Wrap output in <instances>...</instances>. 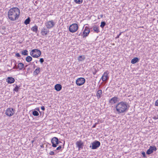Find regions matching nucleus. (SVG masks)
<instances>
[{"label":"nucleus","instance_id":"obj_1","mask_svg":"<svg viewBox=\"0 0 158 158\" xmlns=\"http://www.w3.org/2000/svg\"><path fill=\"white\" fill-rule=\"evenodd\" d=\"M20 11L17 7H14L10 9L8 12V17L11 21H15L19 17Z\"/></svg>","mask_w":158,"mask_h":158},{"label":"nucleus","instance_id":"obj_2","mask_svg":"<svg viewBox=\"0 0 158 158\" xmlns=\"http://www.w3.org/2000/svg\"><path fill=\"white\" fill-rule=\"evenodd\" d=\"M129 106L127 102H121L118 103L116 106V110L118 114L125 113L128 110Z\"/></svg>","mask_w":158,"mask_h":158},{"label":"nucleus","instance_id":"obj_3","mask_svg":"<svg viewBox=\"0 0 158 158\" xmlns=\"http://www.w3.org/2000/svg\"><path fill=\"white\" fill-rule=\"evenodd\" d=\"M78 29V25L76 23H73L70 26L69 30L70 32L73 33L76 32Z\"/></svg>","mask_w":158,"mask_h":158},{"label":"nucleus","instance_id":"obj_4","mask_svg":"<svg viewBox=\"0 0 158 158\" xmlns=\"http://www.w3.org/2000/svg\"><path fill=\"white\" fill-rule=\"evenodd\" d=\"M92 145H90V147L92 149H95L98 148L100 145V142L96 140L91 143Z\"/></svg>","mask_w":158,"mask_h":158},{"label":"nucleus","instance_id":"obj_5","mask_svg":"<svg viewBox=\"0 0 158 158\" xmlns=\"http://www.w3.org/2000/svg\"><path fill=\"white\" fill-rule=\"evenodd\" d=\"M51 142L52 144V146L53 147H56L57 145L61 142L58 140L57 137H54L51 139Z\"/></svg>","mask_w":158,"mask_h":158},{"label":"nucleus","instance_id":"obj_6","mask_svg":"<svg viewBox=\"0 0 158 158\" xmlns=\"http://www.w3.org/2000/svg\"><path fill=\"white\" fill-rule=\"evenodd\" d=\"M85 82V79L83 77L78 78L76 81V84L78 86L83 85Z\"/></svg>","mask_w":158,"mask_h":158},{"label":"nucleus","instance_id":"obj_7","mask_svg":"<svg viewBox=\"0 0 158 158\" xmlns=\"http://www.w3.org/2000/svg\"><path fill=\"white\" fill-rule=\"evenodd\" d=\"M15 110L12 108H8L6 111V114L8 116H11L14 113Z\"/></svg>","mask_w":158,"mask_h":158},{"label":"nucleus","instance_id":"obj_8","mask_svg":"<svg viewBox=\"0 0 158 158\" xmlns=\"http://www.w3.org/2000/svg\"><path fill=\"white\" fill-rule=\"evenodd\" d=\"M45 24L48 28L50 29L54 27L55 25V23L52 20H51L45 23Z\"/></svg>","mask_w":158,"mask_h":158},{"label":"nucleus","instance_id":"obj_9","mask_svg":"<svg viewBox=\"0 0 158 158\" xmlns=\"http://www.w3.org/2000/svg\"><path fill=\"white\" fill-rule=\"evenodd\" d=\"M156 149H157L155 146H151L149 148L147 151L146 153L148 155L150 154L153 152L154 151H156Z\"/></svg>","mask_w":158,"mask_h":158},{"label":"nucleus","instance_id":"obj_10","mask_svg":"<svg viewBox=\"0 0 158 158\" xmlns=\"http://www.w3.org/2000/svg\"><path fill=\"white\" fill-rule=\"evenodd\" d=\"M90 32V29L89 28L85 27V30L82 34L83 37H86L87 36Z\"/></svg>","mask_w":158,"mask_h":158},{"label":"nucleus","instance_id":"obj_11","mask_svg":"<svg viewBox=\"0 0 158 158\" xmlns=\"http://www.w3.org/2000/svg\"><path fill=\"white\" fill-rule=\"evenodd\" d=\"M108 73L107 72H105L102 77V79L103 81H105L108 79L109 77L108 76Z\"/></svg>","mask_w":158,"mask_h":158},{"label":"nucleus","instance_id":"obj_12","mask_svg":"<svg viewBox=\"0 0 158 158\" xmlns=\"http://www.w3.org/2000/svg\"><path fill=\"white\" fill-rule=\"evenodd\" d=\"M77 146L78 147L79 150L83 148V143L82 142L81 140L77 141L76 143Z\"/></svg>","mask_w":158,"mask_h":158},{"label":"nucleus","instance_id":"obj_13","mask_svg":"<svg viewBox=\"0 0 158 158\" xmlns=\"http://www.w3.org/2000/svg\"><path fill=\"white\" fill-rule=\"evenodd\" d=\"M118 98L117 97H114L110 100L109 103H111V104H114L118 101Z\"/></svg>","mask_w":158,"mask_h":158},{"label":"nucleus","instance_id":"obj_14","mask_svg":"<svg viewBox=\"0 0 158 158\" xmlns=\"http://www.w3.org/2000/svg\"><path fill=\"white\" fill-rule=\"evenodd\" d=\"M6 81L8 83L12 84L14 82L15 80L13 77H9L6 79Z\"/></svg>","mask_w":158,"mask_h":158},{"label":"nucleus","instance_id":"obj_15","mask_svg":"<svg viewBox=\"0 0 158 158\" xmlns=\"http://www.w3.org/2000/svg\"><path fill=\"white\" fill-rule=\"evenodd\" d=\"M62 89V86L60 84H57L55 86V89L57 91H59Z\"/></svg>","mask_w":158,"mask_h":158},{"label":"nucleus","instance_id":"obj_16","mask_svg":"<svg viewBox=\"0 0 158 158\" xmlns=\"http://www.w3.org/2000/svg\"><path fill=\"white\" fill-rule=\"evenodd\" d=\"M102 94V90L99 89L97 91L96 96L98 99H99L101 98Z\"/></svg>","mask_w":158,"mask_h":158},{"label":"nucleus","instance_id":"obj_17","mask_svg":"<svg viewBox=\"0 0 158 158\" xmlns=\"http://www.w3.org/2000/svg\"><path fill=\"white\" fill-rule=\"evenodd\" d=\"M46 28L45 27L42 28L41 33L42 35H46L47 34V32L46 30Z\"/></svg>","mask_w":158,"mask_h":158},{"label":"nucleus","instance_id":"obj_18","mask_svg":"<svg viewBox=\"0 0 158 158\" xmlns=\"http://www.w3.org/2000/svg\"><path fill=\"white\" fill-rule=\"evenodd\" d=\"M24 67V65L23 63H20L18 64L17 68H18V69H19V70H21Z\"/></svg>","mask_w":158,"mask_h":158},{"label":"nucleus","instance_id":"obj_19","mask_svg":"<svg viewBox=\"0 0 158 158\" xmlns=\"http://www.w3.org/2000/svg\"><path fill=\"white\" fill-rule=\"evenodd\" d=\"M139 61V59L137 57H135V58L132 59L131 61V63L132 64H134L136 63V62H138Z\"/></svg>","mask_w":158,"mask_h":158},{"label":"nucleus","instance_id":"obj_20","mask_svg":"<svg viewBox=\"0 0 158 158\" xmlns=\"http://www.w3.org/2000/svg\"><path fill=\"white\" fill-rule=\"evenodd\" d=\"M36 52H38V53H40V52H41V51L37 49H34L32 50L30 52V54H31L32 55L33 54V53H35Z\"/></svg>","mask_w":158,"mask_h":158},{"label":"nucleus","instance_id":"obj_21","mask_svg":"<svg viewBox=\"0 0 158 158\" xmlns=\"http://www.w3.org/2000/svg\"><path fill=\"white\" fill-rule=\"evenodd\" d=\"M31 30L33 31L36 33L38 31L37 26L36 25H35L34 27H32V28H31Z\"/></svg>","mask_w":158,"mask_h":158},{"label":"nucleus","instance_id":"obj_22","mask_svg":"<svg viewBox=\"0 0 158 158\" xmlns=\"http://www.w3.org/2000/svg\"><path fill=\"white\" fill-rule=\"evenodd\" d=\"M40 68H37L33 72L34 74L35 75H37L40 72Z\"/></svg>","mask_w":158,"mask_h":158},{"label":"nucleus","instance_id":"obj_23","mask_svg":"<svg viewBox=\"0 0 158 158\" xmlns=\"http://www.w3.org/2000/svg\"><path fill=\"white\" fill-rule=\"evenodd\" d=\"M93 30L97 33H98L100 31L99 27L97 26L93 27Z\"/></svg>","mask_w":158,"mask_h":158},{"label":"nucleus","instance_id":"obj_24","mask_svg":"<svg viewBox=\"0 0 158 158\" xmlns=\"http://www.w3.org/2000/svg\"><path fill=\"white\" fill-rule=\"evenodd\" d=\"M41 54V52H40V53H38L37 55L34 54V53H33V54L32 55L31 54H30V55L33 57L34 58H38L39 57Z\"/></svg>","mask_w":158,"mask_h":158},{"label":"nucleus","instance_id":"obj_25","mask_svg":"<svg viewBox=\"0 0 158 158\" xmlns=\"http://www.w3.org/2000/svg\"><path fill=\"white\" fill-rule=\"evenodd\" d=\"M32 59V57L30 56H27L26 58V60L27 62L31 61Z\"/></svg>","mask_w":158,"mask_h":158},{"label":"nucleus","instance_id":"obj_26","mask_svg":"<svg viewBox=\"0 0 158 158\" xmlns=\"http://www.w3.org/2000/svg\"><path fill=\"white\" fill-rule=\"evenodd\" d=\"M30 21V17H28L24 21V24L26 25H27L29 23Z\"/></svg>","mask_w":158,"mask_h":158},{"label":"nucleus","instance_id":"obj_27","mask_svg":"<svg viewBox=\"0 0 158 158\" xmlns=\"http://www.w3.org/2000/svg\"><path fill=\"white\" fill-rule=\"evenodd\" d=\"M28 51L26 50H23L21 51V54L23 55L27 56L28 55Z\"/></svg>","mask_w":158,"mask_h":158},{"label":"nucleus","instance_id":"obj_28","mask_svg":"<svg viewBox=\"0 0 158 158\" xmlns=\"http://www.w3.org/2000/svg\"><path fill=\"white\" fill-rule=\"evenodd\" d=\"M85 59V57L83 56H80L78 58V60L80 61H82Z\"/></svg>","mask_w":158,"mask_h":158},{"label":"nucleus","instance_id":"obj_29","mask_svg":"<svg viewBox=\"0 0 158 158\" xmlns=\"http://www.w3.org/2000/svg\"><path fill=\"white\" fill-rule=\"evenodd\" d=\"M32 114L35 116H38L39 115L38 112L36 110H34L32 112Z\"/></svg>","mask_w":158,"mask_h":158},{"label":"nucleus","instance_id":"obj_30","mask_svg":"<svg viewBox=\"0 0 158 158\" xmlns=\"http://www.w3.org/2000/svg\"><path fill=\"white\" fill-rule=\"evenodd\" d=\"M100 25V27H102V28H103L106 25V23L105 22L103 21L101 23Z\"/></svg>","mask_w":158,"mask_h":158},{"label":"nucleus","instance_id":"obj_31","mask_svg":"<svg viewBox=\"0 0 158 158\" xmlns=\"http://www.w3.org/2000/svg\"><path fill=\"white\" fill-rule=\"evenodd\" d=\"M74 1L76 3L80 4L82 2L83 0H74Z\"/></svg>","mask_w":158,"mask_h":158},{"label":"nucleus","instance_id":"obj_32","mask_svg":"<svg viewBox=\"0 0 158 158\" xmlns=\"http://www.w3.org/2000/svg\"><path fill=\"white\" fill-rule=\"evenodd\" d=\"M16 86L15 88L14 89V91L17 92L18 91L19 89V86H18L17 85H16Z\"/></svg>","mask_w":158,"mask_h":158},{"label":"nucleus","instance_id":"obj_33","mask_svg":"<svg viewBox=\"0 0 158 158\" xmlns=\"http://www.w3.org/2000/svg\"><path fill=\"white\" fill-rule=\"evenodd\" d=\"M40 61L41 63L42 64L44 62V59L43 58H41L40 59Z\"/></svg>","mask_w":158,"mask_h":158},{"label":"nucleus","instance_id":"obj_34","mask_svg":"<svg viewBox=\"0 0 158 158\" xmlns=\"http://www.w3.org/2000/svg\"><path fill=\"white\" fill-rule=\"evenodd\" d=\"M62 148V146H59L56 148V150H60Z\"/></svg>","mask_w":158,"mask_h":158},{"label":"nucleus","instance_id":"obj_35","mask_svg":"<svg viewBox=\"0 0 158 158\" xmlns=\"http://www.w3.org/2000/svg\"><path fill=\"white\" fill-rule=\"evenodd\" d=\"M155 105L158 106V99L156 100L155 102Z\"/></svg>","mask_w":158,"mask_h":158},{"label":"nucleus","instance_id":"obj_36","mask_svg":"<svg viewBox=\"0 0 158 158\" xmlns=\"http://www.w3.org/2000/svg\"><path fill=\"white\" fill-rule=\"evenodd\" d=\"M142 155L144 157H146V155H145V152H142Z\"/></svg>","mask_w":158,"mask_h":158},{"label":"nucleus","instance_id":"obj_37","mask_svg":"<svg viewBox=\"0 0 158 158\" xmlns=\"http://www.w3.org/2000/svg\"><path fill=\"white\" fill-rule=\"evenodd\" d=\"M98 123V122L97 123H96L94 124L92 128H95L96 127V125Z\"/></svg>","mask_w":158,"mask_h":158},{"label":"nucleus","instance_id":"obj_38","mask_svg":"<svg viewBox=\"0 0 158 158\" xmlns=\"http://www.w3.org/2000/svg\"><path fill=\"white\" fill-rule=\"evenodd\" d=\"M49 154L50 155H54L55 153L53 151H51L50 152Z\"/></svg>","mask_w":158,"mask_h":158},{"label":"nucleus","instance_id":"obj_39","mask_svg":"<svg viewBox=\"0 0 158 158\" xmlns=\"http://www.w3.org/2000/svg\"><path fill=\"white\" fill-rule=\"evenodd\" d=\"M17 57H20L21 56L19 54V53H17L16 55H15Z\"/></svg>","mask_w":158,"mask_h":158},{"label":"nucleus","instance_id":"obj_40","mask_svg":"<svg viewBox=\"0 0 158 158\" xmlns=\"http://www.w3.org/2000/svg\"><path fill=\"white\" fill-rule=\"evenodd\" d=\"M122 33V32H120L118 35L117 37H116V38H119L120 35Z\"/></svg>","mask_w":158,"mask_h":158},{"label":"nucleus","instance_id":"obj_41","mask_svg":"<svg viewBox=\"0 0 158 158\" xmlns=\"http://www.w3.org/2000/svg\"><path fill=\"white\" fill-rule=\"evenodd\" d=\"M41 109L43 110H45V107L44 106H42L41 107Z\"/></svg>","mask_w":158,"mask_h":158},{"label":"nucleus","instance_id":"obj_42","mask_svg":"<svg viewBox=\"0 0 158 158\" xmlns=\"http://www.w3.org/2000/svg\"><path fill=\"white\" fill-rule=\"evenodd\" d=\"M153 118L155 119H158V116H154L153 117Z\"/></svg>","mask_w":158,"mask_h":158},{"label":"nucleus","instance_id":"obj_43","mask_svg":"<svg viewBox=\"0 0 158 158\" xmlns=\"http://www.w3.org/2000/svg\"><path fill=\"white\" fill-rule=\"evenodd\" d=\"M13 69H18V68H17V66L16 65V64H15L13 68Z\"/></svg>","mask_w":158,"mask_h":158},{"label":"nucleus","instance_id":"obj_44","mask_svg":"<svg viewBox=\"0 0 158 158\" xmlns=\"http://www.w3.org/2000/svg\"><path fill=\"white\" fill-rule=\"evenodd\" d=\"M35 110L37 111H39V112H40V109H39V108H35Z\"/></svg>","mask_w":158,"mask_h":158},{"label":"nucleus","instance_id":"obj_45","mask_svg":"<svg viewBox=\"0 0 158 158\" xmlns=\"http://www.w3.org/2000/svg\"><path fill=\"white\" fill-rule=\"evenodd\" d=\"M40 147L42 148H44V144H42L41 145H40Z\"/></svg>","mask_w":158,"mask_h":158},{"label":"nucleus","instance_id":"obj_46","mask_svg":"<svg viewBox=\"0 0 158 158\" xmlns=\"http://www.w3.org/2000/svg\"><path fill=\"white\" fill-rule=\"evenodd\" d=\"M100 17L101 18H102L103 17V15H100Z\"/></svg>","mask_w":158,"mask_h":158},{"label":"nucleus","instance_id":"obj_47","mask_svg":"<svg viewBox=\"0 0 158 158\" xmlns=\"http://www.w3.org/2000/svg\"><path fill=\"white\" fill-rule=\"evenodd\" d=\"M34 142V140H31V142L32 143H33Z\"/></svg>","mask_w":158,"mask_h":158},{"label":"nucleus","instance_id":"obj_48","mask_svg":"<svg viewBox=\"0 0 158 158\" xmlns=\"http://www.w3.org/2000/svg\"><path fill=\"white\" fill-rule=\"evenodd\" d=\"M81 34V33H80V34H79V35H80Z\"/></svg>","mask_w":158,"mask_h":158},{"label":"nucleus","instance_id":"obj_49","mask_svg":"<svg viewBox=\"0 0 158 158\" xmlns=\"http://www.w3.org/2000/svg\"><path fill=\"white\" fill-rule=\"evenodd\" d=\"M35 3H37V1H35Z\"/></svg>","mask_w":158,"mask_h":158},{"label":"nucleus","instance_id":"obj_50","mask_svg":"<svg viewBox=\"0 0 158 158\" xmlns=\"http://www.w3.org/2000/svg\"><path fill=\"white\" fill-rule=\"evenodd\" d=\"M93 74H95V73H94Z\"/></svg>","mask_w":158,"mask_h":158},{"label":"nucleus","instance_id":"obj_51","mask_svg":"<svg viewBox=\"0 0 158 158\" xmlns=\"http://www.w3.org/2000/svg\"><path fill=\"white\" fill-rule=\"evenodd\" d=\"M27 65H26V66H25V67H27Z\"/></svg>","mask_w":158,"mask_h":158},{"label":"nucleus","instance_id":"obj_52","mask_svg":"<svg viewBox=\"0 0 158 158\" xmlns=\"http://www.w3.org/2000/svg\"><path fill=\"white\" fill-rule=\"evenodd\" d=\"M37 61H36V63H37Z\"/></svg>","mask_w":158,"mask_h":158}]
</instances>
